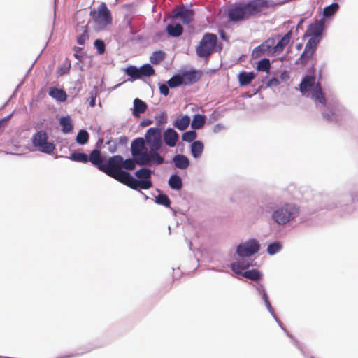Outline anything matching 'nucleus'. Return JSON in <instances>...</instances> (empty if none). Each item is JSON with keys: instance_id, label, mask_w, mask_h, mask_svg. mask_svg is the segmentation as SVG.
<instances>
[{"instance_id": "49530a36", "label": "nucleus", "mask_w": 358, "mask_h": 358, "mask_svg": "<svg viewBox=\"0 0 358 358\" xmlns=\"http://www.w3.org/2000/svg\"><path fill=\"white\" fill-rule=\"evenodd\" d=\"M186 76H187V78L192 83L196 82L200 78V75L197 72H192V73H187Z\"/></svg>"}, {"instance_id": "f8f14e48", "label": "nucleus", "mask_w": 358, "mask_h": 358, "mask_svg": "<svg viewBox=\"0 0 358 358\" xmlns=\"http://www.w3.org/2000/svg\"><path fill=\"white\" fill-rule=\"evenodd\" d=\"M173 20L180 18L185 24H188L194 20V12L183 6L176 7L171 15Z\"/></svg>"}, {"instance_id": "f3484780", "label": "nucleus", "mask_w": 358, "mask_h": 358, "mask_svg": "<svg viewBox=\"0 0 358 358\" xmlns=\"http://www.w3.org/2000/svg\"><path fill=\"white\" fill-rule=\"evenodd\" d=\"M315 77L313 76H306L299 85L301 92L305 95L309 92L310 90L315 86Z\"/></svg>"}, {"instance_id": "ddd939ff", "label": "nucleus", "mask_w": 358, "mask_h": 358, "mask_svg": "<svg viewBox=\"0 0 358 358\" xmlns=\"http://www.w3.org/2000/svg\"><path fill=\"white\" fill-rule=\"evenodd\" d=\"M317 41L315 39H309L306 44L305 49L300 56L298 64L306 65L308 64L310 59H311L314 55L316 50Z\"/></svg>"}, {"instance_id": "2eb2a0df", "label": "nucleus", "mask_w": 358, "mask_h": 358, "mask_svg": "<svg viewBox=\"0 0 358 358\" xmlns=\"http://www.w3.org/2000/svg\"><path fill=\"white\" fill-rule=\"evenodd\" d=\"M124 184L136 190L138 188L148 189L152 186V183L150 179L138 180L132 177L130 174L129 175Z\"/></svg>"}, {"instance_id": "8fccbe9b", "label": "nucleus", "mask_w": 358, "mask_h": 358, "mask_svg": "<svg viewBox=\"0 0 358 358\" xmlns=\"http://www.w3.org/2000/svg\"><path fill=\"white\" fill-rule=\"evenodd\" d=\"M263 299L265 302V304H266L267 308L268 310H271L272 308L271 305L268 301V296H267L266 293L265 292V291H264V293H263Z\"/></svg>"}, {"instance_id": "4468645a", "label": "nucleus", "mask_w": 358, "mask_h": 358, "mask_svg": "<svg viewBox=\"0 0 358 358\" xmlns=\"http://www.w3.org/2000/svg\"><path fill=\"white\" fill-rule=\"evenodd\" d=\"M324 28V20H316L313 23L310 24L308 27L306 34L311 36L312 38L310 39H315L318 43Z\"/></svg>"}, {"instance_id": "72a5a7b5", "label": "nucleus", "mask_w": 358, "mask_h": 358, "mask_svg": "<svg viewBox=\"0 0 358 358\" xmlns=\"http://www.w3.org/2000/svg\"><path fill=\"white\" fill-rule=\"evenodd\" d=\"M89 134L85 130H80L76 136V142L80 145H84L89 141Z\"/></svg>"}, {"instance_id": "09e8293b", "label": "nucleus", "mask_w": 358, "mask_h": 358, "mask_svg": "<svg viewBox=\"0 0 358 358\" xmlns=\"http://www.w3.org/2000/svg\"><path fill=\"white\" fill-rule=\"evenodd\" d=\"M280 84V81L278 78H273L270 80H268L267 85L268 87H275Z\"/></svg>"}, {"instance_id": "5fc2aeb1", "label": "nucleus", "mask_w": 358, "mask_h": 358, "mask_svg": "<svg viewBox=\"0 0 358 358\" xmlns=\"http://www.w3.org/2000/svg\"><path fill=\"white\" fill-rule=\"evenodd\" d=\"M219 33L222 37V39L225 40L226 39V36H225V33L223 30H220L219 31Z\"/></svg>"}, {"instance_id": "4c0bfd02", "label": "nucleus", "mask_w": 358, "mask_h": 358, "mask_svg": "<svg viewBox=\"0 0 358 358\" xmlns=\"http://www.w3.org/2000/svg\"><path fill=\"white\" fill-rule=\"evenodd\" d=\"M271 68V63L268 59H261L257 64V70L261 71H266L269 73V70Z\"/></svg>"}, {"instance_id": "ea45409f", "label": "nucleus", "mask_w": 358, "mask_h": 358, "mask_svg": "<svg viewBox=\"0 0 358 358\" xmlns=\"http://www.w3.org/2000/svg\"><path fill=\"white\" fill-rule=\"evenodd\" d=\"M183 79L180 76H173L169 81L168 85L170 87H176L182 84Z\"/></svg>"}, {"instance_id": "e433bc0d", "label": "nucleus", "mask_w": 358, "mask_h": 358, "mask_svg": "<svg viewBox=\"0 0 358 358\" xmlns=\"http://www.w3.org/2000/svg\"><path fill=\"white\" fill-rule=\"evenodd\" d=\"M242 275L243 277L252 280H257L261 277L260 273L256 269L245 271Z\"/></svg>"}, {"instance_id": "de8ad7c7", "label": "nucleus", "mask_w": 358, "mask_h": 358, "mask_svg": "<svg viewBox=\"0 0 358 358\" xmlns=\"http://www.w3.org/2000/svg\"><path fill=\"white\" fill-rule=\"evenodd\" d=\"M159 92L162 94L167 96L169 93V87L165 84H162L159 87Z\"/></svg>"}, {"instance_id": "3c124183", "label": "nucleus", "mask_w": 358, "mask_h": 358, "mask_svg": "<svg viewBox=\"0 0 358 358\" xmlns=\"http://www.w3.org/2000/svg\"><path fill=\"white\" fill-rule=\"evenodd\" d=\"M74 51H75V53H74V57L78 59H80V55H79V52L82 50V48H79V47H74Z\"/></svg>"}, {"instance_id": "79ce46f5", "label": "nucleus", "mask_w": 358, "mask_h": 358, "mask_svg": "<svg viewBox=\"0 0 358 358\" xmlns=\"http://www.w3.org/2000/svg\"><path fill=\"white\" fill-rule=\"evenodd\" d=\"M71 69V62L70 61L67 60L66 62H64L62 65L60 66V67L57 70V74L59 76H63L65 74H67Z\"/></svg>"}, {"instance_id": "58836bf2", "label": "nucleus", "mask_w": 358, "mask_h": 358, "mask_svg": "<svg viewBox=\"0 0 358 358\" xmlns=\"http://www.w3.org/2000/svg\"><path fill=\"white\" fill-rule=\"evenodd\" d=\"M155 202L157 204L164 206L166 207H170L171 206V201L167 195L160 194H159L155 199Z\"/></svg>"}, {"instance_id": "423d86ee", "label": "nucleus", "mask_w": 358, "mask_h": 358, "mask_svg": "<svg viewBox=\"0 0 358 358\" xmlns=\"http://www.w3.org/2000/svg\"><path fill=\"white\" fill-rule=\"evenodd\" d=\"M299 213V210L295 205L285 203L273 211L272 219L278 224L284 225L296 218Z\"/></svg>"}, {"instance_id": "9b49d317", "label": "nucleus", "mask_w": 358, "mask_h": 358, "mask_svg": "<svg viewBox=\"0 0 358 358\" xmlns=\"http://www.w3.org/2000/svg\"><path fill=\"white\" fill-rule=\"evenodd\" d=\"M259 248L260 245L257 240L250 239L243 243L239 244L237 247L236 252L242 257H250L257 252Z\"/></svg>"}, {"instance_id": "f704fd0d", "label": "nucleus", "mask_w": 358, "mask_h": 358, "mask_svg": "<svg viewBox=\"0 0 358 358\" xmlns=\"http://www.w3.org/2000/svg\"><path fill=\"white\" fill-rule=\"evenodd\" d=\"M165 57V54L162 51H156L152 53L150 59L152 64H159Z\"/></svg>"}, {"instance_id": "1a4fd4ad", "label": "nucleus", "mask_w": 358, "mask_h": 358, "mask_svg": "<svg viewBox=\"0 0 358 358\" xmlns=\"http://www.w3.org/2000/svg\"><path fill=\"white\" fill-rule=\"evenodd\" d=\"M69 158L72 161L81 163H87L88 162H90L96 166V164L103 162V158L101 156V152L97 149L93 150L89 156L83 152H73Z\"/></svg>"}, {"instance_id": "dca6fc26", "label": "nucleus", "mask_w": 358, "mask_h": 358, "mask_svg": "<svg viewBox=\"0 0 358 358\" xmlns=\"http://www.w3.org/2000/svg\"><path fill=\"white\" fill-rule=\"evenodd\" d=\"M88 23L85 24L84 22L81 24H78L76 27L77 33V43L79 45H84L86 41L89 39L88 34Z\"/></svg>"}, {"instance_id": "c9c22d12", "label": "nucleus", "mask_w": 358, "mask_h": 358, "mask_svg": "<svg viewBox=\"0 0 358 358\" xmlns=\"http://www.w3.org/2000/svg\"><path fill=\"white\" fill-rule=\"evenodd\" d=\"M140 74L141 77L142 76H151L155 74V70L152 66L149 64H145L143 65L140 69Z\"/></svg>"}, {"instance_id": "a18cd8bd", "label": "nucleus", "mask_w": 358, "mask_h": 358, "mask_svg": "<svg viewBox=\"0 0 358 358\" xmlns=\"http://www.w3.org/2000/svg\"><path fill=\"white\" fill-rule=\"evenodd\" d=\"M281 248V245L278 242H275L270 244L267 248V252L270 255H274L278 252Z\"/></svg>"}, {"instance_id": "c03bdc74", "label": "nucleus", "mask_w": 358, "mask_h": 358, "mask_svg": "<svg viewBox=\"0 0 358 358\" xmlns=\"http://www.w3.org/2000/svg\"><path fill=\"white\" fill-rule=\"evenodd\" d=\"M196 138V133L194 131H188L182 136V139L187 142H192Z\"/></svg>"}, {"instance_id": "37998d69", "label": "nucleus", "mask_w": 358, "mask_h": 358, "mask_svg": "<svg viewBox=\"0 0 358 358\" xmlns=\"http://www.w3.org/2000/svg\"><path fill=\"white\" fill-rule=\"evenodd\" d=\"M94 45L99 55H102L106 51V45L103 41L100 39L95 40Z\"/></svg>"}, {"instance_id": "20e7f679", "label": "nucleus", "mask_w": 358, "mask_h": 358, "mask_svg": "<svg viewBox=\"0 0 358 358\" xmlns=\"http://www.w3.org/2000/svg\"><path fill=\"white\" fill-rule=\"evenodd\" d=\"M144 148L143 138L134 139L131 144V152L133 159H127L124 160L122 157L121 166L127 170H134L136 164L144 166L150 164L148 156L145 153L142 152Z\"/></svg>"}, {"instance_id": "6e6d98bb", "label": "nucleus", "mask_w": 358, "mask_h": 358, "mask_svg": "<svg viewBox=\"0 0 358 358\" xmlns=\"http://www.w3.org/2000/svg\"><path fill=\"white\" fill-rule=\"evenodd\" d=\"M150 124H151V121H148L145 123V125H148Z\"/></svg>"}, {"instance_id": "393cba45", "label": "nucleus", "mask_w": 358, "mask_h": 358, "mask_svg": "<svg viewBox=\"0 0 358 358\" xmlns=\"http://www.w3.org/2000/svg\"><path fill=\"white\" fill-rule=\"evenodd\" d=\"M190 123V118L187 115H185L180 118H178L173 123L175 127L180 131L186 129Z\"/></svg>"}, {"instance_id": "603ef678", "label": "nucleus", "mask_w": 358, "mask_h": 358, "mask_svg": "<svg viewBox=\"0 0 358 358\" xmlns=\"http://www.w3.org/2000/svg\"><path fill=\"white\" fill-rule=\"evenodd\" d=\"M90 106L94 107L95 106V98L92 96L90 101Z\"/></svg>"}, {"instance_id": "aec40b11", "label": "nucleus", "mask_w": 358, "mask_h": 358, "mask_svg": "<svg viewBox=\"0 0 358 358\" xmlns=\"http://www.w3.org/2000/svg\"><path fill=\"white\" fill-rule=\"evenodd\" d=\"M49 95L59 102H64L66 100V92L62 89H59L57 87H50L49 90Z\"/></svg>"}, {"instance_id": "c85d7f7f", "label": "nucleus", "mask_w": 358, "mask_h": 358, "mask_svg": "<svg viewBox=\"0 0 358 358\" xmlns=\"http://www.w3.org/2000/svg\"><path fill=\"white\" fill-rule=\"evenodd\" d=\"M206 122V117L202 115H195L192 122V127L194 129H199L202 128Z\"/></svg>"}, {"instance_id": "c756f323", "label": "nucleus", "mask_w": 358, "mask_h": 358, "mask_svg": "<svg viewBox=\"0 0 358 358\" xmlns=\"http://www.w3.org/2000/svg\"><path fill=\"white\" fill-rule=\"evenodd\" d=\"M338 8L339 6L337 3H333L325 7L323 10L324 17H329L334 15L338 11Z\"/></svg>"}, {"instance_id": "bb28decb", "label": "nucleus", "mask_w": 358, "mask_h": 358, "mask_svg": "<svg viewBox=\"0 0 358 358\" xmlns=\"http://www.w3.org/2000/svg\"><path fill=\"white\" fill-rule=\"evenodd\" d=\"M203 144L200 141H194L191 145V152L194 158H199L203 150Z\"/></svg>"}, {"instance_id": "b1692460", "label": "nucleus", "mask_w": 358, "mask_h": 358, "mask_svg": "<svg viewBox=\"0 0 358 358\" xmlns=\"http://www.w3.org/2000/svg\"><path fill=\"white\" fill-rule=\"evenodd\" d=\"M59 124L62 127L63 133L68 134L72 131L73 124L69 116L62 117L59 119Z\"/></svg>"}, {"instance_id": "412c9836", "label": "nucleus", "mask_w": 358, "mask_h": 358, "mask_svg": "<svg viewBox=\"0 0 358 358\" xmlns=\"http://www.w3.org/2000/svg\"><path fill=\"white\" fill-rule=\"evenodd\" d=\"M147 104L142 100L136 98L134 101V109L132 114L134 117H139L140 114L145 112Z\"/></svg>"}, {"instance_id": "5701e85b", "label": "nucleus", "mask_w": 358, "mask_h": 358, "mask_svg": "<svg viewBox=\"0 0 358 358\" xmlns=\"http://www.w3.org/2000/svg\"><path fill=\"white\" fill-rule=\"evenodd\" d=\"M168 34L173 37H178L183 33V27L180 24H169L166 29Z\"/></svg>"}, {"instance_id": "473e14b6", "label": "nucleus", "mask_w": 358, "mask_h": 358, "mask_svg": "<svg viewBox=\"0 0 358 358\" xmlns=\"http://www.w3.org/2000/svg\"><path fill=\"white\" fill-rule=\"evenodd\" d=\"M126 73L134 80L141 78L140 69L134 66H129L125 69Z\"/></svg>"}, {"instance_id": "a878e982", "label": "nucleus", "mask_w": 358, "mask_h": 358, "mask_svg": "<svg viewBox=\"0 0 358 358\" xmlns=\"http://www.w3.org/2000/svg\"><path fill=\"white\" fill-rule=\"evenodd\" d=\"M255 78L252 72H241L238 75V80L241 85L244 86L250 84Z\"/></svg>"}, {"instance_id": "39448f33", "label": "nucleus", "mask_w": 358, "mask_h": 358, "mask_svg": "<svg viewBox=\"0 0 358 358\" xmlns=\"http://www.w3.org/2000/svg\"><path fill=\"white\" fill-rule=\"evenodd\" d=\"M121 162L122 156L117 155L110 157L106 164L100 162L96 166L99 170L124 184L129 173L122 170Z\"/></svg>"}, {"instance_id": "4be33fe9", "label": "nucleus", "mask_w": 358, "mask_h": 358, "mask_svg": "<svg viewBox=\"0 0 358 358\" xmlns=\"http://www.w3.org/2000/svg\"><path fill=\"white\" fill-rule=\"evenodd\" d=\"M175 166L180 169H187L189 165L188 158L183 155H176L173 158Z\"/></svg>"}, {"instance_id": "864d4df0", "label": "nucleus", "mask_w": 358, "mask_h": 358, "mask_svg": "<svg viewBox=\"0 0 358 358\" xmlns=\"http://www.w3.org/2000/svg\"><path fill=\"white\" fill-rule=\"evenodd\" d=\"M323 117L324 119H326L327 121H331V115L328 113H324Z\"/></svg>"}, {"instance_id": "a211bd4d", "label": "nucleus", "mask_w": 358, "mask_h": 358, "mask_svg": "<svg viewBox=\"0 0 358 358\" xmlns=\"http://www.w3.org/2000/svg\"><path fill=\"white\" fill-rule=\"evenodd\" d=\"M178 140V133L173 129H167L164 132V141L169 147H174Z\"/></svg>"}, {"instance_id": "6ab92c4d", "label": "nucleus", "mask_w": 358, "mask_h": 358, "mask_svg": "<svg viewBox=\"0 0 358 358\" xmlns=\"http://www.w3.org/2000/svg\"><path fill=\"white\" fill-rule=\"evenodd\" d=\"M311 97L316 102L320 103L323 105L326 104V99L320 82H317L313 88Z\"/></svg>"}, {"instance_id": "7ed1b4c3", "label": "nucleus", "mask_w": 358, "mask_h": 358, "mask_svg": "<svg viewBox=\"0 0 358 358\" xmlns=\"http://www.w3.org/2000/svg\"><path fill=\"white\" fill-rule=\"evenodd\" d=\"M292 36V31H289L276 44H275L274 38L267 39L253 50L252 57H259L264 53L272 56L280 54L290 42Z\"/></svg>"}, {"instance_id": "2f4dec72", "label": "nucleus", "mask_w": 358, "mask_h": 358, "mask_svg": "<svg viewBox=\"0 0 358 358\" xmlns=\"http://www.w3.org/2000/svg\"><path fill=\"white\" fill-rule=\"evenodd\" d=\"M152 171L146 168H142L135 173V176L141 180H149L151 178Z\"/></svg>"}, {"instance_id": "7c9ffc66", "label": "nucleus", "mask_w": 358, "mask_h": 358, "mask_svg": "<svg viewBox=\"0 0 358 358\" xmlns=\"http://www.w3.org/2000/svg\"><path fill=\"white\" fill-rule=\"evenodd\" d=\"M250 266V264L248 261H240L236 263H234L231 264L232 270L237 273H240V269L245 270L248 268Z\"/></svg>"}, {"instance_id": "f257e3e1", "label": "nucleus", "mask_w": 358, "mask_h": 358, "mask_svg": "<svg viewBox=\"0 0 358 358\" xmlns=\"http://www.w3.org/2000/svg\"><path fill=\"white\" fill-rule=\"evenodd\" d=\"M266 7L268 3L266 0H250L248 2L237 3L228 9V20L233 22L248 20L257 16Z\"/></svg>"}, {"instance_id": "0eeeda50", "label": "nucleus", "mask_w": 358, "mask_h": 358, "mask_svg": "<svg viewBox=\"0 0 358 358\" xmlns=\"http://www.w3.org/2000/svg\"><path fill=\"white\" fill-rule=\"evenodd\" d=\"M217 43V37L215 34H205L196 48L197 55L201 57H209L214 52Z\"/></svg>"}, {"instance_id": "9d476101", "label": "nucleus", "mask_w": 358, "mask_h": 358, "mask_svg": "<svg viewBox=\"0 0 358 358\" xmlns=\"http://www.w3.org/2000/svg\"><path fill=\"white\" fill-rule=\"evenodd\" d=\"M33 145L42 152L50 154L55 149L54 143L48 141L45 131H38L33 137Z\"/></svg>"}, {"instance_id": "a19ab883", "label": "nucleus", "mask_w": 358, "mask_h": 358, "mask_svg": "<svg viewBox=\"0 0 358 358\" xmlns=\"http://www.w3.org/2000/svg\"><path fill=\"white\" fill-rule=\"evenodd\" d=\"M155 118L157 126L161 127L166 123L167 114L166 112H162L161 113L156 115Z\"/></svg>"}, {"instance_id": "cd10ccee", "label": "nucleus", "mask_w": 358, "mask_h": 358, "mask_svg": "<svg viewBox=\"0 0 358 358\" xmlns=\"http://www.w3.org/2000/svg\"><path fill=\"white\" fill-rule=\"evenodd\" d=\"M169 185L175 190H180L182 187V182L180 177L178 175H172L169 180Z\"/></svg>"}, {"instance_id": "6e6552de", "label": "nucleus", "mask_w": 358, "mask_h": 358, "mask_svg": "<svg viewBox=\"0 0 358 358\" xmlns=\"http://www.w3.org/2000/svg\"><path fill=\"white\" fill-rule=\"evenodd\" d=\"M91 15L94 22L99 28L103 29L112 22L110 11L104 3L99 6L96 11L91 12Z\"/></svg>"}, {"instance_id": "f03ea898", "label": "nucleus", "mask_w": 358, "mask_h": 358, "mask_svg": "<svg viewBox=\"0 0 358 358\" xmlns=\"http://www.w3.org/2000/svg\"><path fill=\"white\" fill-rule=\"evenodd\" d=\"M143 141L144 148L142 152L148 156L149 161L157 165L164 164V159L158 152L162 145L161 129H148Z\"/></svg>"}]
</instances>
